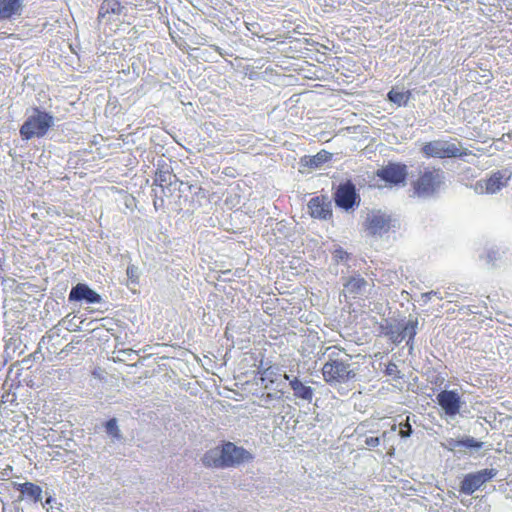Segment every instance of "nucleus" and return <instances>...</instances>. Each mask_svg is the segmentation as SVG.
<instances>
[{
  "mask_svg": "<svg viewBox=\"0 0 512 512\" xmlns=\"http://www.w3.org/2000/svg\"><path fill=\"white\" fill-rule=\"evenodd\" d=\"M418 319L417 318H409L407 321H401V334L403 335V340L407 338V340H414L418 331Z\"/></svg>",
  "mask_w": 512,
  "mask_h": 512,
  "instance_id": "22",
  "label": "nucleus"
},
{
  "mask_svg": "<svg viewBox=\"0 0 512 512\" xmlns=\"http://www.w3.org/2000/svg\"><path fill=\"white\" fill-rule=\"evenodd\" d=\"M444 184L445 172L441 168L421 164L411 187L415 197L426 200L436 197Z\"/></svg>",
  "mask_w": 512,
  "mask_h": 512,
  "instance_id": "2",
  "label": "nucleus"
},
{
  "mask_svg": "<svg viewBox=\"0 0 512 512\" xmlns=\"http://www.w3.org/2000/svg\"><path fill=\"white\" fill-rule=\"evenodd\" d=\"M313 218L326 220L332 216L331 202L325 197H314L308 203Z\"/></svg>",
  "mask_w": 512,
  "mask_h": 512,
  "instance_id": "15",
  "label": "nucleus"
},
{
  "mask_svg": "<svg viewBox=\"0 0 512 512\" xmlns=\"http://www.w3.org/2000/svg\"><path fill=\"white\" fill-rule=\"evenodd\" d=\"M154 183L160 186L165 194L166 191L171 193L172 187L176 189V185L178 183L179 185H183V182H179L176 175H174L171 171L162 169L157 170L155 173Z\"/></svg>",
  "mask_w": 512,
  "mask_h": 512,
  "instance_id": "19",
  "label": "nucleus"
},
{
  "mask_svg": "<svg viewBox=\"0 0 512 512\" xmlns=\"http://www.w3.org/2000/svg\"><path fill=\"white\" fill-rule=\"evenodd\" d=\"M105 431L109 437L113 441H120L122 440L123 436L118 426V421L116 418H111L104 424Z\"/></svg>",
  "mask_w": 512,
  "mask_h": 512,
  "instance_id": "26",
  "label": "nucleus"
},
{
  "mask_svg": "<svg viewBox=\"0 0 512 512\" xmlns=\"http://www.w3.org/2000/svg\"><path fill=\"white\" fill-rule=\"evenodd\" d=\"M410 96V91H396L394 89L389 91L387 94L388 100L399 107L406 106L410 99Z\"/></svg>",
  "mask_w": 512,
  "mask_h": 512,
  "instance_id": "25",
  "label": "nucleus"
},
{
  "mask_svg": "<svg viewBox=\"0 0 512 512\" xmlns=\"http://www.w3.org/2000/svg\"><path fill=\"white\" fill-rule=\"evenodd\" d=\"M392 222L391 216L387 213L372 211L366 218V229L370 235L382 237L394 226Z\"/></svg>",
  "mask_w": 512,
  "mask_h": 512,
  "instance_id": "12",
  "label": "nucleus"
},
{
  "mask_svg": "<svg viewBox=\"0 0 512 512\" xmlns=\"http://www.w3.org/2000/svg\"><path fill=\"white\" fill-rule=\"evenodd\" d=\"M504 137H507L512 140V132L505 134Z\"/></svg>",
  "mask_w": 512,
  "mask_h": 512,
  "instance_id": "40",
  "label": "nucleus"
},
{
  "mask_svg": "<svg viewBox=\"0 0 512 512\" xmlns=\"http://www.w3.org/2000/svg\"><path fill=\"white\" fill-rule=\"evenodd\" d=\"M399 435L401 438H408L411 436L413 430H412V427H411V424L409 422V416H407V419L405 422H401L399 424Z\"/></svg>",
  "mask_w": 512,
  "mask_h": 512,
  "instance_id": "31",
  "label": "nucleus"
},
{
  "mask_svg": "<svg viewBox=\"0 0 512 512\" xmlns=\"http://www.w3.org/2000/svg\"><path fill=\"white\" fill-rule=\"evenodd\" d=\"M365 444L369 447H377L380 444V438L379 437H367L365 439Z\"/></svg>",
  "mask_w": 512,
  "mask_h": 512,
  "instance_id": "36",
  "label": "nucleus"
},
{
  "mask_svg": "<svg viewBox=\"0 0 512 512\" xmlns=\"http://www.w3.org/2000/svg\"><path fill=\"white\" fill-rule=\"evenodd\" d=\"M61 504H58L56 499L52 497H48L43 504V507L46 508L47 512H63L60 508Z\"/></svg>",
  "mask_w": 512,
  "mask_h": 512,
  "instance_id": "32",
  "label": "nucleus"
},
{
  "mask_svg": "<svg viewBox=\"0 0 512 512\" xmlns=\"http://www.w3.org/2000/svg\"><path fill=\"white\" fill-rule=\"evenodd\" d=\"M157 205H159V202L154 201V206L157 208Z\"/></svg>",
  "mask_w": 512,
  "mask_h": 512,
  "instance_id": "42",
  "label": "nucleus"
},
{
  "mask_svg": "<svg viewBox=\"0 0 512 512\" xmlns=\"http://www.w3.org/2000/svg\"><path fill=\"white\" fill-rule=\"evenodd\" d=\"M157 205H159V202L154 201V206L157 208Z\"/></svg>",
  "mask_w": 512,
  "mask_h": 512,
  "instance_id": "41",
  "label": "nucleus"
},
{
  "mask_svg": "<svg viewBox=\"0 0 512 512\" xmlns=\"http://www.w3.org/2000/svg\"><path fill=\"white\" fill-rule=\"evenodd\" d=\"M259 381L260 384L267 390H278L280 392V388H283L285 384L284 375H281L277 372V369L274 367H268L263 370H259Z\"/></svg>",
  "mask_w": 512,
  "mask_h": 512,
  "instance_id": "14",
  "label": "nucleus"
},
{
  "mask_svg": "<svg viewBox=\"0 0 512 512\" xmlns=\"http://www.w3.org/2000/svg\"><path fill=\"white\" fill-rule=\"evenodd\" d=\"M498 471L495 468H486L464 476L460 484V492L466 495H472L482 485L493 479Z\"/></svg>",
  "mask_w": 512,
  "mask_h": 512,
  "instance_id": "7",
  "label": "nucleus"
},
{
  "mask_svg": "<svg viewBox=\"0 0 512 512\" xmlns=\"http://www.w3.org/2000/svg\"><path fill=\"white\" fill-rule=\"evenodd\" d=\"M343 287L344 295L346 297L356 299L360 297H368L373 288V283L368 282L359 273H354L346 278L343 283Z\"/></svg>",
  "mask_w": 512,
  "mask_h": 512,
  "instance_id": "9",
  "label": "nucleus"
},
{
  "mask_svg": "<svg viewBox=\"0 0 512 512\" xmlns=\"http://www.w3.org/2000/svg\"><path fill=\"white\" fill-rule=\"evenodd\" d=\"M22 11L23 0H0V21L15 19Z\"/></svg>",
  "mask_w": 512,
  "mask_h": 512,
  "instance_id": "16",
  "label": "nucleus"
},
{
  "mask_svg": "<svg viewBox=\"0 0 512 512\" xmlns=\"http://www.w3.org/2000/svg\"><path fill=\"white\" fill-rule=\"evenodd\" d=\"M406 345L408 347V350H409V354H412L413 352V349H414V340H407L406 341Z\"/></svg>",
  "mask_w": 512,
  "mask_h": 512,
  "instance_id": "39",
  "label": "nucleus"
},
{
  "mask_svg": "<svg viewBox=\"0 0 512 512\" xmlns=\"http://www.w3.org/2000/svg\"><path fill=\"white\" fill-rule=\"evenodd\" d=\"M511 176L512 170L510 168L497 170L491 173L487 179L477 181L474 185V190L479 194H495L507 186Z\"/></svg>",
  "mask_w": 512,
  "mask_h": 512,
  "instance_id": "6",
  "label": "nucleus"
},
{
  "mask_svg": "<svg viewBox=\"0 0 512 512\" xmlns=\"http://www.w3.org/2000/svg\"><path fill=\"white\" fill-rule=\"evenodd\" d=\"M342 353V350L335 346H332L326 348L325 352L323 353V356L327 355L326 362H332V360H346V358L342 357Z\"/></svg>",
  "mask_w": 512,
  "mask_h": 512,
  "instance_id": "29",
  "label": "nucleus"
},
{
  "mask_svg": "<svg viewBox=\"0 0 512 512\" xmlns=\"http://www.w3.org/2000/svg\"><path fill=\"white\" fill-rule=\"evenodd\" d=\"M123 6L118 0H104L99 8L98 20L103 22L106 18L109 21L110 15H120L122 13Z\"/></svg>",
  "mask_w": 512,
  "mask_h": 512,
  "instance_id": "20",
  "label": "nucleus"
},
{
  "mask_svg": "<svg viewBox=\"0 0 512 512\" xmlns=\"http://www.w3.org/2000/svg\"><path fill=\"white\" fill-rule=\"evenodd\" d=\"M346 360H332L322 367L324 381L330 386L345 384L356 378V372L351 367L350 356L345 354Z\"/></svg>",
  "mask_w": 512,
  "mask_h": 512,
  "instance_id": "4",
  "label": "nucleus"
},
{
  "mask_svg": "<svg viewBox=\"0 0 512 512\" xmlns=\"http://www.w3.org/2000/svg\"><path fill=\"white\" fill-rule=\"evenodd\" d=\"M421 152L427 158H463L470 155L471 152L463 149L459 142L437 139L425 143Z\"/></svg>",
  "mask_w": 512,
  "mask_h": 512,
  "instance_id": "5",
  "label": "nucleus"
},
{
  "mask_svg": "<svg viewBox=\"0 0 512 512\" xmlns=\"http://www.w3.org/2000/svg\"><path fill=\"white\" fill-rule=\"evenodd\" d=\"M397 372V365L394 363H389L386 367V373L390 376L394 375Z\"/></svg>",
  "mask_w": 512,
  "mask_h": 512,
  "instance_id": "38",
  "label": "nucleus"
},
{
  "mask_svg": "<svg viewBox=\"0 0 512 512\" xmlns=\"http://www.w3.org/2000/svg\"><path fill=\"white\" fill-rule=\"evenodd\" d=\"M430 296H437L439 299H443V297L437 291H430V292L423 293L421 295V297L425 303H427L430 300Z\"/></svg>",
  "mask_w": 512,
  "mask_h": 512,
  "instance_id": "37",
  "label": "nucleus"
},
{
  "mask_svg": "<svg viewBox=\"0 0 512 512\" xmlns=\"http://www.w3.org/2000/svg\"><path fill=\"white\" fill-rule=\"evenodd\" d=\"M348 256V253L341 247L336 248L333 252V257L337 262L347 259Z\"/></svg>",
  "mask_w": 512,
  "mask_h": 512,
  "instance_id": "35",
  "label": "nucleus"
},
{
  "mask_svg": "<svg viewBox=\"0 0 512 512\" xmlns=\"http://www.w3.org/2000/svg\"><path fill=\"white\" fill-rule=\"evenodd\" d=\"M331 158H332L331 153H329L325 150H322L314 156L305 157V159H306L305 164L310 168L316 169V168L321 167L324 163L330 161Z\"/></svg>",
  "mask_w": 512,
  "mask_h": 512,
  "instance_id": "23",
  "label": "nucleus"
},
{
  "mask_svg": "<svg viewBox=\"0 0 512 512\" xmlns=\"http://www.w3.org/2000/svg\"><path fill=\"white\" fill-rule=\"evenodd\" d=\"M334 201L337 207L349 211L359 205L360 197L355 185L351 181L341 183L334 194Z\"/></svg>",
  "mask_w": 512,
  "mask_h": 512,
  "instance_id": "8",
  "label": "nucleus"
},
{
  "mask_svg": "<svg viewBox=\"0 0 512 512\" xmlns=\"http://www.w3.org/2000/svg\"><path fill=\"white\" fill-rule=\"evenodd\" d=\"M460 444H461V439L449 438L442 445L448 451L464 453V451L461 449V445Z\"/></svg>",
  "mask_w": 512,
  "mask_h": 512,
  "instance_id": "30",
  "label": "nucleus"
},
{
  "mask_svg": "<svg viewBox=\"0 0 512 512\" xmlns=\"http://www.w3.org/2000/svg\"><path fill=\"white\" fill-rule=\"evenodd\" d=\"M69 302H84L86 304H98L102 297L85 283L73 286L68 295Z\"/></svg>",
  "mask_w": 512,
  "mask_h": 512,
  "instance_id": "13",
  "label": "nucleus"
},
{
  "mask_svg": "<svg viewBox=\"0 0 512 512\" xmlns=\"http://www.w3.org/2000/svg\"><path fill=\"white\" fill-rule=\"evenodd\" d=\"M376 175L390 185L404 184L408 176L407 166L399 162H390L377 170Z\"/></svg>",
  "mask_w": 512,
  "mask_h": 512,
  "instance_id": "11",
  "label": "nucleus"
},
{
  "mask_svg": "<svg viewBox=\"0 0 512 512\" xmlns=\"http://www.w3.org/2000/svg\"><path fill=\"white\" fill-rule=\"evenodd\" d=\"M381 333L387 337L394 345L398 346L403 342L401 334V322L396 320H385L380 325Z\"/></svg>",
  "mask_w": 512,
  "mask_h": 512,
  "instance_id": "18",
  "label": "nucleus"
},
{
  "mask_svg": "<svg viewBox=\"0 0 512 512\" xmlns=\"http://www.w3.org/2000/svg\"><path fill=\"white\" fill-rule=\"evenodd\" d=\"M70 317V314L67 315L63 320H62V323L63 324H67L66 326V329L68 331H71V332H78L80 331V326H78L76 323H74V318L75 317H72L71 319L69 318Z\"/></svg>",
  "mask_w": 512,
  "mask_h": 512,
  "instance_id": "34",
  "label": "nucleus"
},
{
  "mask_svg": "<svg viewBox=\"0 0 512 512\" xmlns=\"http://www.w3.org/2000/svg\"><path fill=\"white\" fill-rule=\"evenodd\" d=\"M54 126V116L41 110L39 107L32 108V113L28 115L20 127V136L23 140L32 138H41L47 134L49 129Z\"/></svg>",
  "mask_w": 512,
  "mask_h": 512,
  "instance_id": "3",
  "label": "nucleus"
},
{
  "mask_svg": "<svg viewBox=\"0 0 512 512\" xmlns=\"http://www.w3.org/2000/svg\"><path fill=\"white\" fill-rule=\"evenodd\" d=\"M126 275L130 284L135 286L139 284L141 270L138 266L134 264L128 265L126 269Z\"/></svg>",
  "mask_w": 512,
  "mask_h": 512,
  "instance_id": "28",
  "label": "nucleus"
},
{
  "mask_svg": "<svg viewBox=\"0 0 512 512\" xmlns=\"http://www.w3.org/2000/svg\"><path fill=\"white\" fill-rule=\"evenodd\" d=\"M18 490L21 494H23L26 497H29L34 502L41 501L42 499V489L40 486L31 483V482H25L22 484H19Z\"/></svg>",
  "mask_w": 512,
  "mask_h": 512,
  "instance_id": "21",
  "label": "nucleus"
},
{
  "mask_svg": "<svg viewBox=\"0 0 512 512\" xmlns=\"http://www.w3.org/2000/svg\"><path fill=\"white\" fill-rule=\"evenodd\" d=\"M252 460L253 455L248 450L232 442L210 449L202 457L203 465L210 468L236 467Z\"/></svg>",
  "mask_w": 512,
  "mask_h": 512,
  "instance_id": "1",
  "label": "nucleus"
},
{
  "mask_svg": "<svg viewBox=\"0 0 512 512\" xmlns=\"http://www.w3.org/2000/svg\"><path fill=\"white\" fill-rule=\"evenodd\" d=\"M282 396H283V391H282V388H280V392H278V390H275L274 393H263L260 397H259V405L262 406V407H265V408H272V407H275V403L274 402H279L282 400Z\"/></svg>",
  "mask_w": 512,
  "mask_h": 512,
  "instance_id": "24",
  "label": "nucleus"
},
{
  "mask_svg": "<svg viewBox=\"0 0 512 512\" xmlns=\"http://www.w3.org/2000/svg\"><path fill=\"white\" fill-rule=\"evenodd\" d=\"M460 445H461V448L468 449V450H470L471 453H473L475 451L480 450L483 447L484 443L476 440L473 437L466 436L461 439Z\"/></svg>",
  "mask_w": 512,
  "mask_h": 512,
  "instance_id": "27",
  "label": "nucleus"
},
{
  "mask_svg": "<svg viewBox=\"0 0 512 512\" xmlns=\"http://www.w3.org/2000/svg\"><path fill=\"white\" fill-rule=\"evenodd\" d=\"M501 256L500 250L498 248L492 247L487 250L486 260L487 263L494 264Z\"/></svg>",
  "mask_w": 512,
  "mask_h": 512,
  "instance_id": "33",
  "label": "nucleus"
},
{
  "mask_svg": "<svg viewBox=\"0 0 512 512\" xmlns=\"http://www.w3.org/2000/svg\"><path fill=\"white\" fill-rule=\"evenodd\" d=\"M436 402L449 418H455L460 413L464 402L456 390H442L436 396Z\"/></svg>",
  "mask_w": 512,
  "mask_h": 512,
  "instance_id": "10",
  "label": "nucleus"
},
{
  "mask_svg": "<svg viewBox=\"0 0 512 512\" xmlns=\"http://www.w3.org/2000/svg\"><path fill=\"white\" fill-rule=\"evenodd\" d=\"M284 379L289 381V385L293 390L294 396L296 398L311 402L314 396V389L302 381H300L297 377L290 378L289 375L284 374Z\"/></svg>",
  "mask_w": 512,
  "mask_h": 512,
  "instance_id": "17",
  "label": "nucleus"
}]
</instances>
